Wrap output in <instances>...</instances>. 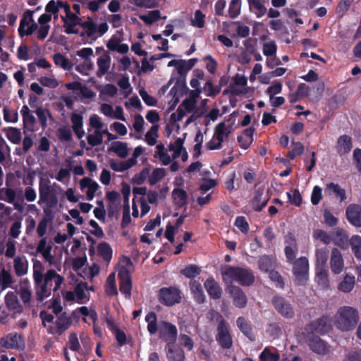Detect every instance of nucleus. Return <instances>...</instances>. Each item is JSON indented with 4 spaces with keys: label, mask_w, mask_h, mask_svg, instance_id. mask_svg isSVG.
I'll list each match as a JSON object with an SVG mask.
<instances>
[{
    "label": "nucleus",
    "mask_w": 361,
    "mask_h": 361,
    "mask_svg": "<svg viewBox=\"0 0 361 361\" xmlns=\"http://www.w3.org/2000/svg\"><path fill=\"white\" fill-rule=\"evenodd\" d=\"M66 6V18L68 23L72 24V25H80L85 31L80 34L81 37L85 36L90 38L92 41H95L99 37L103 36L109 30V25L106 23H102L97 25L94 21L92 18L87 17L86 21L82 22L80 18L77 14L73 13L71 11L70 5H65Z\"/></svg>",
    "instance_id": "f257e3e1"
},
{
    "label": "nucleus",
    "mask_w": 361,
    "mask_h": 361,
    "mask_svg": "<svg viewBox=\"0 0 361 361\" xmlns=\"http://www.w3.org/2000/svg\"><path fill=\"white\" fill-rule=\"evenodd\" d=\"M63 280V277L57 274L55 270H48L44 275V283L35 286L37 300L42 302L51 295V290H58Z\"/></svg>",
    "instance_id": "f03ea898"
},
{
    "label": "nucleus",
    "mask_w": 361,
    "mask_h": 361,
    "mask_svg": "<svg viewBox=\"0 0 361 361\" xmlns=\"http://www.w3.org/2000/svg\"><path fill=\"white\" fill-rule=\"evenodd\" d=\"M224 281L238 282L241 286H250L255 282V277L250 269L228 266L222 271Z\"/></svg>",
    "instance_id": "7ed1b4c3"
},
{
    "label": "nucleus",
    "mask_w": 361,
    "mask_h": 361,
    "mask_svg": "<svg viewBox=\"0 0 361 361\" xmlns=\"http://www.w3.org/2000/svg\"><path fill=\"white\" fill-rule=\"evenodd\" d=\"M337 327L343 331L353 330L357 325L359 312L355 307L350 306L341 307L336 316Z\"/></svg>",
    "instance_id": "20e7f679"
},
{
    "label": "nucleus",
    "mask_w": 361,
    "mask_h": 361,
    "mask_svg": "<svg viewBox=\"0 0 361 361\" xmlns=\"http://www.w3.org/2000/svg\"><path fill=\"white\" fill-rule=\"evenodd\" d=\"M218 315L220 320L216 329V340L223 349H230L233 342L229 331V325L221 314Z\"/></svg>",
    "instance_id": "39448f33"
},
{
    "label": "nucleus",
    "mask_w": 361,
    "mask_h": 361,
    "mask_svg": "<svg viewBox=\"0 0 361 361\" xmlns=\"http://www.w3.org/2000/svg\"><path fill=\"white\" fill-rule=\"evenodd\" d=\"M332 329V319L323 315L317 319L311 321L306 325L305 330L307 334L324 335Z\"/></svg>",
    "instance_id": "423d86ee"
},
{
    "label": "nucleus",
    "mask_w": 361,
    "mask_h": 361,
    "mask_svg": "<svg viewBox=\"0 0 361 361\" xmlns=\"http://www.w3.org/2000/svg\"><path fill=\"white\" fill-rule=\"evenodd\" d=\"M293 274L295 277L296 284L305 285L308 280L309 261L306 257H300L293 263Z\"/></svg>",
    "instance_id": "0eeeda50"
},
{
    "label": "nucleus",
    "mask_w": 361,
    "mask_h": 361,
    "mask_svg": "<svg viewBox=\"0 0 361 361\" xmlns=\"http://www.w3.org/2000/svg\"><path fill=\"white\" fill-rule=\"evenodd\" d=\"M159 302L168 307L173 306L181 301L180 291L176 287H163L158 293Z\"/></svg>",
    "instance_id": "6e6552de"
},
{
    "label": "nucleus",
    "mask_w": 361,
    "mask_h": 361,
    "mask_svg": "<svg viewBox=\"0 0 361 361\" xmlns=\"http://www.w3.org/2000/svg\"><path fill=\"white\" fill-rule=\"evenodd\" d=\"M159 337L167 342V344L176 343L178 330L176 325L167 321H160L159 324Z\"/></svg>",
    "instance_id": "1a4fd4ad"
},
{
    "label": "nucleus",
    "mask_w": 361,
    "mask_h": 361,
    "mask_svg": "<svg viewBox=\"0 0 361 361\" xmlns=\"http://www.w3.org/2000/svg\"><path fill=\"white\" fill-rule=\"evenodd\" d=\"M305 338L310 349L314 353L324 355L329 353L328 344L318 335L306 333Z\"/></svg>",
    "instance_id": "9d476101"
},
{
    "label": "nucleus",
    "mask_w": 361,
    "mask_h": 361,
    "mask_svg": "<svg viewBox=\"0 0 361 361\" xmlns=\"http://www.w3.org/2000/svg\"><path fill=\"white\" fill-rule=\"evenodd\" d=\"M271 303L277 312L286 319H292L295 316L294 309L291 304L283 297L275 295L271 299Z\"/></svg>",
    "instance_id": "9b49d317"
},
{
    "label": "nucleus",
    "mask_w": 361,
    "mask_h": 361,
    "mask_svg": "<svg viewBox=\"0 0 361 361\" xmlns=\"http://www.w3.org/2000/svg\"><path fill=\"white\" fill-rule=\"evenodd\" d=\"M39 200L38 204L46 203L47 207L53 208L57 205L58 199L56 194L52 191L51 186L42 181L39 184Z\"/></svg>",
    "instance_id": "f8f14e48"
},
{
    "label": "nucleus",
    "mask_w": 361,
    "mask_h": 361,
    "mask_svg": "<svg viewBox=\"0 0 361 361\" xmlns=\"http://www.w3.org/2000/svg\"><path fill=\"white\" fill-rule=\"evenodd\" d=\"M233 299V305L238 308H243L247 305V298L243 289L235 285H228L226 289Z\"/></svg>",
    "instance_id": "ddd939ff"
},
{
    "label": "nucleus",
    "mask_w": 361,
    "mask_h": 361,
    "mask_svg": "<svg viewBox=\"0 0 361 361\" xmlns=\"http://www.w3.org/2000/svg\"><path fill=\"white\" fill-rule=\"evenodd\" d=\"M119 290L128 299L131 297L132 281L129 271L123 268L118 272Z\"/></svg>",
    "instance_id": "4468645a"
},
{
    "label": "nucleus",
    "mask_w": 361,
    "mask_h": 361,
    "mask_svg": "<svg viewBox=\"0 0 361 361\" xmlns=\"http://www.w3.org/2000/svg\"><path fill=\"white\" fill-rule=\"evenodd\" d=\"M0 344L6 349H19L25 345L23 336L17 333H11L2 337Z\"/></svg>",
    "instance_id": "2eb2a0df"
},
{
    "label": "nucleus",
    "mask_w": 361,
    "mask_h": 361,
    "mask_svg": "<svg viewBox=\"0 0 361 361\" xmlns=\"http://www.w3.org/2000/svg\"><path fill=\"white\" fill-rule=\"evenodd\" d=\"M348 221L355 227L361 228V205L350 204L345 210Z\"/></svg>",
    "instance_id": "dca6fc26"
},
{
    "label": "nucleus",
    "mask_w": 361,
    "mask_h": 361,
    "mask_svg": "<svg viewBox=\"0 0 361 361\" xmlns=\"http://www.w3.org/2000/svg\"><path fill=\"white\" fill-rule=\"evenodd\" d=\"M332 241L343 250H346L351 246V238L349 239L347 232L343 228H337L336 229L333 233Z\"/></svg>",
    "instance_id": "f3484780"
},
{
    "label": "nucleus",
    "mask_w": 361,
    "mask_h": 361,
    "mask_svg": "<svg viewBox=\"0 0 361 361\" xmlns=\"http://www.w3.org/2000/svg\"><path fill=\"white\" fill-rule=\"evenodd\" d=\"M204 288L209 297L214 300H219L222 295V288L213 277L208 278L204 283Z\"/></svg>",
    "instance_id": "a211bd4d"
},
{
    "label": "nucleus",
    "mask_w": 361,
    "mask_h": 361,
    "mask_svg": "<svg viewBox=\"0 0 361 361\" xmlns=\"http://www.w3.org/2000/svg\"><path fill=\"white\" fill-rule=\"evenodd\" d=\"M231 133V130L226 127L224 122L218 123L214 128V135L218 142L216 146H211V149H221L222 147V142L225 137H228Z\"/></svg>",
    "instance_id": "6ab92c4d"
},
{
    "label": "nucleus",
    "mask_w": 361,
    "mask_h": 361,
    "mask_svg": "<svg viewBox=\"0 0 361 361\" xmlns=\"http://www.w3.org/2000/svg\"><path fill=\"white\" fill-rule=\"evenodd\" d=\"M330 266L332 272L336 274H340L343 269L344 263L343 256L337 248L331 250Z\"/></svg>",
    "instance_id": "aec40b11"
},
{
    "label": "nucleus",
    "mask_w": 361,
    "mask_h": 361,
    "mask_svg": "<svg viewBox=\"0 0 361 361\" xmlns=\"http://www.w3.org/2000/svg\"><path fill=\"white\" fill-rule=\"evenodd\" d=\"M276 264L275 257L268 255L260 256L257 262L259 269L267 274L274 269Z\"/></svg>",
    "instance_id": "412c9836"
},
{
    "label": "nucleus",
    "mask_w": 361,
    "mask_h": 361,
    "mask_svg": "<svg viewBox=\"0 0 361 361\" xmlns=\"http://www.w3.org/2000/svg\"><path fill=\"white\" fill-rule=\"evenodd\" d=\"M166 357L169 361H185V354L182 348L176 347V343L166 344Z\"/></svg>",
    "instance_id": "4be33fe9"
},
{
    "label": "nucleus",
    "mask_w": 361,
    "mask_h": 361,
    "mask_svg": "<svg viewBox=\"0 0 361 361\" xmlns=\"http://www.w3.org/2000/svg\"><path fill=\"white\" fill-rule=\"evenodd\" d=\"M353 148L351 137L347 135H341L337 140L336 149L339 155H345L350 152Z\"/></svg>",
    "instance_id": "5701e85b"
},
{
    "label": "nucleus",
    "mask_w": 361,
    "mask_h": 361,
    "mask_svg": "<svg viewBox=\"0 0 361 361\" xmlns=\"http://www.w3.org/2000/svg\"><path fill=\"white\" fill-rule=\"evenodd\" d=\"M71 121L72 123V128L78 139H82L85 135V130H83V117L81 114L73 113L71 116Z\"/></svg>",
    "instance_id": "b1692460"
},
{
    "label": "nucleus",
    "mask_w": 361,
    "mask_h": 361,
    "mask_svg": "<svg viewBox=\"0 0 361 361\" xmlns=\"http://www.w3.org/2000/svg\"><path fill=\"white\" fill-rule=\"evenodd\" d=\"M190 288L194 300L197 304H203L205 302L206 296L201 283L195 280L191 281L190 282Z\"/></svg>",
    "instance_id": "393cba45"
},
{
    "label": "nucleus",
    "mask_w": 361,
    "mask_h": 361,
    "mask_svg": "<svg viewBox=\"0 0 361 361\" xmlns=\"http://www.w3.org/2000/svg\"><path fill=\"white\" fill-rule=\"evenodd\" d=\"M264 192L262 190H257L252 199L250 204L255 212H261L264 208L269 201V198L263 197Z\"/></svg>",
    "instance_id": "a878e982"
},
{
    "label": "nucleus",
    "mask_w": 361,
    "mask_h": 361,
    "mask_svg": "<svg viewBox=\"0 0 361 361\" xmlns=\"http://www.w3.org/2000/svg\"><path fill=\"white\" fill-rule=\"evenodd\" d=\"M55 324L56 334L61 336L71 327L72 319L66 315V312H63L58 317L57 320L55 322Z\"/></svg>",
    "instance_id": "bb28decb"
},
{
    "label": "nucleus",
    "mask_w": 361,
    "mask_h": 361,
    "mask_svg": "<svg viewBox=\"0 0 361 361\" xmlns=\"http://www.w3.org/2000/svg\"><path fill=\"white\" fill-rule=\"evenodd\" d=\"M5 303L10 310H13L16 313L23 312V307L20 304L18 297L14 292L9 291L5 296Z\"/></svg>",
    "instance_id": "cd10ccee"
},
{
    "label": "nucleus",
    "mask_w": 361,
    "mask_h": 361,
    "mask_svg": "<svg viewBox=\"0 0 361 361\" xmlns=\"http://www.w3.org/2000/svg\"><path fill=\"white\" fill-rule=\"evenodd\" d=\"M324 192L327 195H334L336 197L340 199L341 202H343L346 199L345 189L341 188L337 183H327L324 189Z\"/></svg>",
    "instance_id": "c85d7f7f"
},
{
    "label": "nucleus",
    "mask_w": 361,
    "mask_h": 361,
    "mask_svg": "<svg viewBox=\"0 0 361 361\" xmlns=\"http://www.w3.org/2000/svg\"><path fill=\"white\" fill-rule=\"evenodd\" d=\"M109 163L110 168L116 172H123L135 165L134 159H128L124 161H117L112 159Z\"/></svg>",
    "instance_id": "c756f323"
},
{
    "label": "nucleus",
    "mask_w": 361,
    "mask_h": 361,
    "mask_svg": "<svg viewBox=\"0 0 361 361\" xmlns=\"http://www.w3.org/2000/svg\"><path fill=\"white\" fill-rule=\"evenodd\" d=\"M236 324L240 331L246 336L250 341L255 340V336L252 333V328L250 323L243 317H239L236 320Z\"/></svg>",
    "instance_id": "7c9ffc66"
},
{
    "label": "nucleus",
    "mask_w": 361,
    "mask_h": 361,
    "mask_svg": "<svg viewBox=\"0 0 361 361\" xmlns=\"http://www.w3.org/2000/svg\"><path fill=\"white\" fill-rule=\"evenodd\" d=\"M108 150L114 152L118 157L122 159L126 158L128 154L127 143L121 141L112 142Z\"/></svg>",
    "instance_id": "2f4dec72"
},
{
    "label": "nucleus",
    "mask_w": 361,
    "mask_h": 361,
    "mask_svg": "<svg viewBox=\"0 0 361 361\" xmlns=\"http://www.w3.org/2000/svg\"><path fill=\"white\" fill-rule=\"evenodd\" d=\"M172 197L173 203L179 208L186 205L188 201V194L182 188H175L172 191Z\"/></svg>",
    "instance_id": "473e14b6"
},
{
    "label": "nucleus",
    "mask_w": 361,
    "mask_h": 361,
    "mask_svg": "<svg viewBox=\"0 0 361 361\" xmlns=\"http://www.w3.org/2000/svg\"><path fill=\"white\" fill-rule=\"evenodd\" d=\"M110 61H111L110 56L107 54H105L103 56H101L100 57L98 58V59H97V66L99 68L98 72H97L98 76H102L107 73V71L109 69V66H110Z\"/></svg>",
    "instance_id": "72a5a7b5"
},
{
    "label": "nucleus",
    "mask_w": 361,
    "mask_h": 361,
    "mask_svg": "<svg viewBox=\"0 0 361 361\" xmlns=\"http://www.w3.org/2000/svg\"><path fill=\"white\" fill-rule=\"evenodd\" d=\"M145 321L147 322V331L149 334H155L159 331L157 324V317L155 312H150L145 316Z\"/></svg>",
    "instance_id": "f704fd0d"
},
{
    "label": "nucleus",
    "mask_w": 361,
    "mask_h": 361,
    "mask_svg": "<svg viewBox=\"0 0 361 361\" xmlns=\"http://www.w3.org/2000/svg\"><path fill=\"white\" fill-rule=\"evenodd\" d=\"M188 90L185 77H178L176 78V81L175 82L174 86L171 89L169 92V94H179V95H183L186 90Z\"/></svg>",
    "instance_id": "c9c22d12"
},
{
    "label": "nucleus",
    "mask_w": 361,
    "mask_h": 361,
    "mask_svg": "<svg viewBox=\"0 0 361 361\" xmlns=\"http://www.w3.org/2000/svg\"><path fill=\"white\" fill-rule=\"evenodd\" d=\"M99 255L106 262H109L112 257V249L109 243L106 242L100 243L97 247Z\"/></svg>",
    "instance_id": "e433bc0d"
},
{
    "label": "nucleus",
    "mask_w": 361,
    "mask_h": 361,
    "mask_svg": "<svg viewBox=\"0 0 361 361\" xmlns=\"http://www.w3.org/2000/svg\"><path fill=\"white\" fill-rule=\"evenodd\" d=\"M201 269L196 264H189L180 270V274L188 279H194L200 275Z\"/></svg>",
    "instance_id": "4c0bfd02"
},
{
    "label": "nucleus",
    "mask_w": 361,
    "mask_h": 361,
    "mask_svg": "<svg viewBox=\"0 0 361 361\" xmlns=\"http://www.w3.org/2000/svg\"><path fill=\"white\" fill-rule=\"evenodd\" d=\"M105 292L109 296H114L118 295L115 274L114 273L109 274L107 277Z\"/></svg>",
    "instance_id": "58836bf2"
},
{
    "label": "nucleus",
    "mask_w": 361,
    "mask_h": 361,
    "mask_svg": "<svg viewBox=\"0 0 361 361\" xmlns=\"http://www.w3.org/2000/svg\"><path fill=\"white\" fill-rule=\"evenodd\" d=\"M65 5L69 4L66 2H63L61 1H58L57 2H56L54 0H51L46 5L45 11L47 13H50L53 15H57L59 11V8L62 6H64V11H66Z\"/></svg>",
    "instance_id": "ea45409f"
},
{
    "label": "nucleus",
    "mask_w": 361,
    "mask_h": 361,
    "mask_svg": "<svg viewBox=\"0 0 361 361\" xmlns=\"http://www.w3.org/2000/svg\"><path fill=\"white\" fill-rule=\"evenodd\" d=\"M6 137L13 144H20L22 139L20 129L14 127H9L6 133Z\"/></svg>",
    "instance_id": "a19ab883"
},
{
    "label": "nucleus",
    "mask_w": 361,
    "mask_h": 361,
    "mask_svg": "<svg viewBox=\"0 0 361 361\" xmlns=\"http://www.w3.org/2000/svg\"><path fill=\"white\" fill-rule=\"evenodd\" d=\"M316 267H325L329 258V251L326 248H321L316 250Z\"/></svg>",
    "instance_id": "79ce46f5"
},
{
    "label": "nucleus",
    "mask_w": 361,
    "mask_h": 361,
    "mask_svg": "<svg viewBox=\"0 0 361 361\" xmlns=\"http://www.w3.org/2000/svg\"><path fill=\"white\" fill-rule=\"evenodd\" d=\"M355 286V277L353 276L346 275L343 280L340 283L338 288L340 290L349 293Z\"/></svg>",
    "instance_id": "37998d69"
},
{
    "label": "nucleus",
    "mask_w": 361,
    "mask_h": 361,
    "mask_svg": "<svg viewBox=\"0 0 361 361\" xmlns=\"http://www.w3.org/2000/svg\"><path fill=\"white\" fill-rule=\"evenodd\" d=\"M280 358L279 353L274 349V351L265 348L260 354V361H279Z\"/></svg>",
    "instance_id": "c03bdc74"
},
{
    "label": "nucleus",
    "mask_w": 361,
    "mask_h": 361,
    "mask_svg": "<svg viewBox=\"0 0 361 361\" xmlns=\"http://www.w3.org/2000/svg\"><path fill=\"white\" fill-rule=\"evenodd\" d=\"M13 267L18 276H23L27 272V265L23 262L20 257H16L14 259Z\"/></svg>",
    "instance_id": "a18cd8bd"
},
{
    "label": "nucleus",
    "mask_w": 361,
    "mask_h": 361,
    "mask_svg": "<svg viewBox=\"0 0 361 361\" xmlns=\"http://www.w3.org/2000/svg\"><path fill=\"white\" fill-rule=\"evenodd\" d=\"M140 18L147 25H152L161 18V12L159 10H153L148 13L147 15H141Z\"/></svg>",
    "instance_id": "49530a36"
},
{
    "label": "nucleus",
    "mask_w": 361,
    "mask_h": 361,
    "mask_svg": "<svg viewBox=\"0 0 361 361\" xmlns=\"http://www.w3.org/2000/svg\"><path fill=\"white\" fill-rule=\"evenodd\" d=\"M351 249L355 257L361 260V237L354 235L351 237Z\"/></svg>",
    "instance_id": "de8ad7c7"
},
{
    "label": "nucleus",
    "mask_w": 361,
    "mask_h": 361,
    "mask_svg": "<svg viewBox=\"0 0 361 361\" xmlns=\"http://www.w3.org/2000/svg\"><path fill=\"white\" fill-rule=\"evenodd\" d=\"M30 22H33V11L27 10L24 13L23 18L20 21V25L18 30L20 37H22V32H23L25 26L28 25Z\"/></svg>",
    "instance_id": "09e8293b"
},
{
    "label": "nucleus",
    "mask_w": 361,
    "mask_h": 361,
    "mask_svg": "<svg viewBox=\"0 0 361 361\" xmlns=\"http://www.w3.org/2000/svg\"><path fill=\"white\" fill-rule=\"evenodd\" d=\"M166 175V170L164 168H157L153 170L152 173L149 177V183L151 185L157 184L161 179Z\"/></svg>",
    "instance_id": "8fccbe9b"
},
{
    "label": "nucleus",
    "mask_w": 361,
    "mask_h": 361,
    "mask_svg": "<svg viewBox=\"0 0 361 361\" xmlns=\"http://www.w3.org/2000/svg\"><path fill=\"white\" fill-rule=\"evenodd\" d=\"M53 59L56 66H59L65 70H70L72 68V65L68 59L60 53L55 54L53 56Z\"/></svg>",
    "instance_id": "3c124183"
},
{
    "label": "nucleus",
    "mask_w": 361,
    "mask_h": 361,
    "mask_svg": "<svg viewBox=\"0 0 361 361\" xmlns=\"http://www.w3.org/2000/svg\"><path fill=\"white\" fill-rule=\"evenodd\" d=\"M35 114H37L40 126L42 128H44L47 126V116L48 115L51 118V115L49 111L47 109H43L42 107L37 108L35 111Z\"/></svg>",
    "instance_id": "603ef678"
},
{
    "label": "nucleus",
    "mask_w": 361,
    "mask_h": 361,
    "mask_svg": "<svg viewBox=\"0 0 361 361\" xmlns=\"http://www.w3.org/2000/svg\"><path fill=\"white\" fill-rule=\"evenodd\" d=\"M269 274V278L274 283L276 288L283 289L285 287V283L283 276L279 274V271L272 270Z\"/></svg>",
    "instance_id": "864d4df0"
},
{
    "label": "nucleus",
    "mask_w": 361,
    "mask_h": 361,
    "mask_svg": "<svg viewBox=\"0 0 361 361\" xmlns=\"http://www.w3.org/2000/svg\"><path fill=\"white\" fill-rule=\"evenodd\" d=\"M204 89L206 92V95L209 97H215L221 92L220 87H218L217 85L214 86L211 80H209L205 82Z\"/></svg>",
    "instance_id": "5fc2aeb1"
},
{
    "label": "nucleus",
    "mask_w": 361,
    "mask_h": 361,
    "mask_svg": "<svg viewBox=\"0 0 361 361\" xmlns=\"http://www.w3.org/2000/svg\"><path fill=\"white\" fill-rule=\"evenodd\" d=\"M87 289V283H80L75 288V293L77 298V302L79 304L83 303V300L86 298L85 290Z\"/></svg>",
    "instance_id": "6e6d98bb"
},
{
    "label": "nucleus",
    "mask_w": 361,
    "mask_h": 361,
    "mask_svg": "<svg viewBox=\"0 0 361 361\" xmlns=\"http://www.w3.org/2000/svg\"><path fill=\"white\" fill-rule=\"evenodd\" d=\"M304 152V146L300 142H293L292 149L288 152L287 157L293 160L297 156L301 155Z\"/></svg>",
    "instance_id": "4d7b16f0"
},
{
    "label": "nucleus",
    "mask_w": 361,
    "mask_h": 361,
    "mask_svg": "<svg viewBox=\"0 0 361 361\" xmlns=\"http://www.w3.org/2000/svg\"><path fill=\"white\" fill-rule=\"evenodd\" d=\"M241 0H231L228 8V14L231 18H235L240 13Z\"/></svg>",
    "instance_id": "13d9d810"
},
{
    "label": "nucleus",
    "mask_w": 361,
    "mask_h": 361,
    "mask_svg": "<svg viewBox=\"0 0 361 361\" xmlns=\"http://www.w3.org/2000/svg\"><path fill=\"white\" fill-rule=\"evenodd\" d=\"M250 8L254 7L257 10L256 16L261 18L264 16L267 11V8L261 3L260 0H248Z\"/></svg>",
    "instance_id": "bf43d9fd"
},
{
    "label": "nucleus",
    "mask_w": 361,
    "mask_h": 361,
    "mask_svg": "<svg viewBox=\"0 0 361 361\" xmlns=\"http://www.w3.org/2000/svg\"><path fill=\"white\" fill-rule=\"evenodd\" d=\"M4 119L6 123H16L18 120V111L16 110L10 111L8 107L3 109Z\"/></svg>",
    "instance_id": "052dcab7"
},
{
    "label": "nucleus",
    "mask_w": 361,
    "mask_h": 361,
    "mask_svg": "<svg viewBox=\"0 0 361 361\" xmlns=\"http://www.w3.org/2000/svg\"><path fill=\"white\" fill-rule=\"evenodd\" d=\"M192 25L198 28L204 27L205 25V15L200 10H197L195 12L194 20L192 21Z\"/></svg>",
    "instance_id": "680f3d73"
},
{
    "label": "nucleus",
    "mask_w": 361,
    "mask_h": 361,
    "mask_svg": "<svg viewBox=\"0 0 361 361\" xmlns=\"http://www.w3.org/2000/svg\"><path fill=\"white\" fill-rule=\"evenodd\" d=\"M281 91L282 83L281 82L276 81L267 89L266 94L269 96L270 99H272L275 94L281 93Z\"/></svg>",
    "instance_id": "e2e57ef3"
},
{
    "label": "nucleus",
    "mask_w": 361,
    "mask_h": 361,
    "mask_svg": "<svg viewBox=\"0 0 361 361\" xmlns=\"http://www.w3.org/2000/svg\"><path fill=\"white\" fill-rule=\"evenodd\" d=\"M87 140L88 144L92 147L101 145L103 141L101 131L95 130V135H89Z\"/></svg>",
    "instance_id": "0e129e2a"
},
{
    "label": "nucleus",
    "mask_w": 361,
    "mask_h": 361,
    "mask_svg": "<svg viewBox=\"0 0 361 361\" xmlns=\"http://www.w3.org/2000/svg\"><path fill=\"white\" fill-rule=\"evenodd\" d=\"M234 225L243 233L249 231V224L244 216H237Z\"/></svg>",
    "instance_id": "69168bd1"
},
{
    "label": "nucleus",
    "mask_w": 361,
    "mask_h": 361,
    "mask_svg": "<svg viewBox=\"0 0 361 361\" xmlns=\"http://www.w3.org/2000/svg\"><path fill=\"white\" fill-rule=\"evenodd\" d=\"M322 198V188L318 185L313 188L311 195V202L313 205H317Z\"/></svg>",
    "instance_id": "338daca9"
},
{
    "label": "nucleus",
    "mask_w": 361,
    "mask_h": 361,
    "mask_svg": "<svg viewBox=\"0 0 361 361\" xmlns=\"http://www.w3.org/2000/svg\"><path fill=\"white\" fill-rule=\"evenodd\" d=\"M314 237L317 239L320 240L322 243H324L326 245L329 244L330 242L332 240L331 236L326 231L322 229H317L314 231Z\"/></svg>",
    "instance_id": "774afa93"
}]
</instances>
